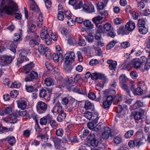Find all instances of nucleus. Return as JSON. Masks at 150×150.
Listing matches in <instances>:
<instances>
[{
    "instance_id": "obj_1",
    "label": "nucleus",
    "mask_w": 150,
    "mask_h": 150,
    "mask_svg": "<svg viewBox=\"0 0 150 150\" xmlns=\"http://www.w3.org/2000/svg\"><path fill=\"white\" fill-rule=\"evenodd\" d=\"M54 114L57 113L59 114L57 118V120L59 122H61L65 118L66 114L64 112V109L61 106L60 103L58 102L56 103L54 107L51 110Z\"/></svg>"
},
{
    "instance_id": "obj_2",
    "label": "nucleus",
    "mask_w": 150,
    "mask_h": 150,
    "mask_svg": "<svg viewBox=\"0 0 150 150\" xmlns=\"http://www.w3.org/2000/svg\"><path fill=\"white\" fill-rule=\"evenodd\" d=\"M10 3L12 4V6H5L3 7L2 9L8 15H11L13 14L14 12L18 11V6L17 4L12 0H10L9 1Z\"/></svg>"
},
{
    "instance_id": "obj_3",
    "label": "nucleus",
    "mask_w": 150,
    "mask_h": 150,
    "mask_svg": "<svg viewBox=\"0 0 150 150\" xmlns=\"http://www.w3.org/2000/svg\"><path fill=\"white\" fill-rule=\"evenodd\" d=\"M51 32H48L46 27L44 26L42 29L40 33L41 38L42 39H45V43L47 45H49L51 43V38L50 36Z\"/></svg>"
},
{
    "instance_id": "obj_4",
    "label": "nucleus",
    "mask_w": 150,
    "mask_h": 150,
    "mask_svg": "<svg viewBox=\"0 0 150 150\" xmlns=\"http://www.w3.org/2000/svg\"><path fill=\"white\" fill-rule=\"evenodd\" d=\"M12 61L11 56L7 55H0V64L2 66L7 65Z\"/></svg>"
},
{
    "instance_id": "obj_5",
    "label": "nucleus",
    "mask_w": 150,
    "mask_h": 150,
    "mask_svg": "<svg viewBox=\"0 0 150 150\" xmlns=\"http://www.w3.org/2000/svg\"><path fill=\"white\" fill-rule=\"evenodd\" d=\"M32 38L29 41V45L31 47H33L35 45H38L40 42V40L38 35L37 33H33L30 37Z\"/></svg>"
},
{
    "instance_id": "obj_6",
    "label": "nucleus",
    "mask_w": 150,
    "mask_h": 150,
    "mask_svg": "<svg viewBox=\"0 0 150 150\" xmlns=\"http://www.w3.org/2000/svg\"><path fill=\"white\" fill-rule=\"evenodd\" d=\"M36 108L37 112L41 114L45 112L47 109V105L42 101L38 102L36 105Z\"/></svg>"
},
{
    "instance_id": "obj_7",
    "label": "nucleus",
    "mask_w": 150,
    "mask_h": 150,
    "mask_svg": "<svg viewBox=\"0 0 150 150\" xmlns=\"http://www.w3.org/2000/svg\"><path fill=\"white\" fill-rule=\"evenodd\" d=\"M115 134L111 132L109 127L107 126L104 128V131L102 135V137L103 139H107L109 137H112Z\"/></svg>"
},
{
    "instance_id": "obj_8",
    "label": "nucleus",
    "mask_w": 150,
    "mask_h": 150,
    "mask_svg": "<svg viewBox=\"0 0 150 150\" xmlns=\"http://www.w3.org/2000/svg\"><path fill=\"white\" fill-rule=\"evenodd\" d=\"M140 136H138L136 138L134 141L130 140L128 143V145L131 148L134 147L135 146L137 147H139L140 145Z\"/></svg>"
},
{
    "instance_id": "obj_9",
    "label": "nucleus",
    "mask_w": 150,
    "mask_h": 150,
    "mask_svg": "<svg viewBox=\"0 0 150 150\" xmlns=\"http://www.w3.org/2000/svg\"><path fill=\"white\" fill-rule=\"evenodd\" d=\"M38 77V74L37 72L32 71L29 75V77H25V80L26 82L33 81L37 79Z\"/></svg>"
},
{
    "instance_id": "obj_10",
    "label": "nucleus",
    "mask_w": 150,
    "mask_h": 150,
    "mask_svg": "<svg viewBox=\"0 0 150 150\" xmlns=\"http://www.w3.org/2000/svg\"><path fill=\"white\" fill-rule=\"evenodd\" d=\"M83 10L87 13H91L95 11L94 6L91 4H84L83 6Z\"/></svg>"
},
{
    "instance_id": "obj_11",
    "label": "nucleus",
    "mask_w": 150,
    "mask_h": 150,
    "mask_svg": "<svg viewBox=\"0 0 150 150\" xmlns=\"http://www.w3.org/2000/svg\"><path fill=\"white\" fill-rule=\"evenodd\" d=\"M73 77H71L67 78L66 81V86L69 91H70L71 88H73L74 84H75V82Z\"/></svg>"
},
{
    "instance_id": "obj_12",
    "label": "nucleus",
    "mask_w": 150,
    "mask_h": 150,
    "mask_svg": "<svg viewBox=\"0 0 150 150\" xmlns=\"http://www.w3.org/2000/svg\"><path fill=\"white\" fill-rule=\"evenodd\" d=\"M73 67L72 62L65 60L64 68L66 72H70L72 69Z\"/></svg>"
},
{
    "instance_id": "obj_13",
    "label": "nucleus",
    "mask_w": 150,
    "mask_h": 150,
    "mask_svg": "<svg viewBox=\"0 0 150 150\" xmlns=\"http://www.w3.org/2000/svg\"><path fill=\"white\" fill-rule=\"evenodd\" d=\"M65 60L72 61L73 60L75 57V54L73 51L67 52L65 55Z\"/></svg>"
},
{
    "instance_id": "obj_14",
    "label": "nucleus",
    "mask_w": 150,
    "mask_h": 150,
    "mask_svg": "<svg viewBox=\"0 0 150 150\" xmlns=\"http://www.w3.org/2000/svg\"><path fill=\"white\" fill-rule=\"evenodd\" d=\"M107 63L109 64V68L110 70H114L115 71L116 69L117 62L112 59L108 60Z\"/></svg>"
},
{
    "instance_id": "obj_15",
    "label": "nucleus",
    "mask_w": 150,
    "mask_h": 150,
    "mask_svg": "<svg viewBox=\"0 0 150 150\" xmlns=\"http://www.w3.org/2000/svg\"><path fill=\"white\" fill-rule=\"evenodd\" d=\"M28 31L29 33L31 34V35L33 34V33H36L35 31L36 30V26L33 24L30 23V22H28Z\"/></svg>"
},
{
    "instance_id": "obj_16",
    "label": "nucleus",
    "mask_w": 150,
    "mask_h": 150,
    "mask_svg": "<svg viewBox=\"0 0 150 150\" xmlns=\"http://www.w3.org/2000/svg\"><path fill=\"white\" fill-rule=\"evenodd\" d=\"M64 139H65V141L66 142L71 141L72 142L74 143H76L78 142L76 137L74 135H67V137H65Z\"/></svg>"
},
{
    "instance_id": "obj_17",
    "label": "nucleus",
    "mask_w": 150,
    "mask_h": 150,
    "mask_svg": "<svg viewBox=\"0 0 150 150\" xmlns=\"http://www.w3.org/2000/svg\"><path fill=\"white\" fill-rule=\"evenodd\" d=\"M125 28L128 32L132 31L135 28V24L132 21H130L126 24Z\"/></svg>"
},
{
    "instance_id": "obj_18",
    "label": "nucleus",
    "mask_w": 150,
    "mask_h": 150,
    "mask_svg": "<svg viewBox=\"0 0 150 150\" xmlns=\"http://www.w3.org/2000/svg\"><path fill=\"white\" fill-rule=\"evenodd\" d=\"M84 108L87 110H90L93 111L94 109V105L93 103L88 100H86L84 105Z\"/></svg>"
},
{
    "instance_id": "obj_19",
    "label": "nucleus",
    "mask_w": 150,
    "mask_h": 150,
    "mask_svg": "<svg viewBox=\"0 0 150 150\" xmlns=\"http://www.w3.org/2000/svg\"><path fill=\"white\" fill-rule=\"evenodd\" d=\"M18 106V108L24 110L27 107V102L24 100H20L17 101Z\"/></svg>"
},
{
    "instance_id": "obj_20",
    "label": "nucleus",
    "mask_w": 150,
    "mask_h": 150,
    "mask_svg": "<svg viewBox=\"0 0 150 150\" xmlns=\"http://www.w3.org/2000/svg\"><path fill=\"white\" fill-rule=\"evenodd\" d=\"M48 48V47H46L44 45L41 44L38 46V49L40 55H44Z\"/></svg>"
},
{
    "instance_id": "obj_21",
    "label": "nucleus",
    "mask_w": 150,
    "mask_h": 150,
    "mask_svg": "<svg viewBox=\"0 0 150 150\" xmlns=\"http://www.w3.org/2000/svg\"><path fill=\"white\" fill-rule=\"evenodd\" d=\"M52 57L53 60L55 62H59V59L61 58H63L62 54L59 52L57 53H54L52 55Z\"/></svg>"
},
{
    "instance_id": "obj_22",
    "label": "nucleus",
    "mask_w": 150,
    "mask_h": 150,
    "mask_svg": "<svg viewBox=\"0 0 150 150\" xmlns=\"http://www.w3.org/2000/svg\"><path fill=\"white\" fill-rule=\"evenodd\" d=\"M117 31L118 35H127L129 33V32H128L127 30H125L124 26H121L117 29Z\"/></svg>"
},
{
    "instance_id": "obj_23",
    "label": "nucleus",
    "mask_w": 150,
    "mask_h": 150,
    "mask_svg": "<svg viewBox=\"0 0 150 150\" xmlns=\"http://www.w3.org/2000/svg\"><path fill=\"white\" fill-rule=\"evenodd\" d=\"M70 91L77 93L80 94H84L85 93V90H83L82 88L74 87L71 88Z\"/></svg>"
},
{
    "instance_id": "obj_24",
    "label": "nucleus",
    "mask_w": 150,
    "mask_h": 150,
    "mask_svg": "<svg viewBox=\"0 0 150 150\" xmlns=\"http://www.w3.org/2000/svg\"><path fill=\"white\" fill-rule=\"evenodd\" d=\"M34 64L32 62H31L30 63L27 64L25 66L24 72L26 74L28 73L34 67Z\"/></svg>"
},
{
    "instance_id": "obj_25",
    "label": "nucleus",
    "mask_w": 150,
    "mask_h": 150,
    "mask_svg": "<svg viewBox=\"0 0 150 150\" xmlns=\"http://www.w3.org/2000/svg\"><path fill=\"white\" fill-rule=\"evenodd\" d=\"M145 22L141 19V34H145L148 32L147 28L145 26Z\"/></svg>"
},
{
    "instance_id": "obj_26",
    "label": "nucleus",
    "mask_w": 150,
    "mask_h": 150,
    "mask_svg": "<svg viewBox=\"0 0 150 150\" xmlns=\"http://www.w3.org/2000/svg\"><path fill=\"white\" fill-rule=\"evenodd\" d=\"M29 60V59L27 57H23L22 56H21L17 59V64L19 66V64L23 63L25 61H27Z\"/></svg>"
},
{
    "instance_id": "obj_27",
    "label": "nucleus",
    "mask_w": 150,
    "mask_h": 150,
    "mask_svg": "<svg viewBox=\"0 0 150 150\" xmlns=\"http://www.w3.org/2000/svg\"><path fill=\"white\" fill-rule=\"evenodd\" d=\"M40 97V98H44L47 96V91L43 88L40 90L39 94Z\"/></svg>"
},
{
    "instance_id": "obj_28",
    "label": "nucleus",
    "mask_w": 150,
    "mask_h": 150,
    "mask_svg": "<svg viewBox=\"0 0 150 150\" xmlns=\"http://www.w3.org/2000/svg\"><path fill=\"white\" fill-rule=\"evenodd\" d=\"M9 144L11 146L13 145L16 142V139L13 136L8 137L6 138Z\"/></svg>"
},
{
    "instance_id": "obj_29",
    "label": "nucleus",
    "mask_w": 150,
    "mask_h": 150,
    "mask_svg": "<svg viewBox=\"0 0 150 150\" xmlns=\"http://www.w3.org/2000/svg\"><path fill=\"white\" fill-rule=\"evenodd\" d=\"M9 45H8V49L13 52H16V44L13 42H9Z\"/></svg>"
},
{
    "instance_id": "obj_30",
    "label": "nucleus",
    "mask_w": 150,
    "mask_h": 150,
    "mask_svg": "<svg viewBox=\"0 0 150 150\" xmlns=\"http://www.w3.org/2000/svg\"><path fill=\"white\" fill-rule=\"evenodd\" d=\"M127 80V78L125 74H122L119 77L120 83L121 85L125 84Z\"/></svg>"
},
{
    "instance_id": "obj_31",
    "label": "nucleus",
    "mask_w": 150,
    "mask_h": 150,
    "mask_svg": "<svg viewBox=\"0 0 150 150\" xmlns=\"http://www.w3.org/2000/svg\"><path fill=\"white\" fill-rule=\"evenodd\" d=\"M39 19L37 23V26L39 28L42 27L43 25V19H42V15L41 13H40L39 14V16H38Z\"/></svg>"
},
{
    "instance_id": "obj_32",
    "label": "nucleus",
    "mask_w": 150,
    "mask_h": 150,
    "mask_svg": "<svg viewBox=\"0 0 150 150\" xmlns=\"http://www.w3.org/2000/svg\"><path fill=\"white\" fill-rule=\"evenodd\" d=\"M96 30H97V32L102 33H104L103 27L101 23H98L96 24Z\"/></svg>"
},
{
    "instance_id": "obj_33",
    "label": "nucleus",
    "mask_w": 150,
    "mask_h": 150,
    "mask_svg": "<svg viewBox=\"0 0 150 150\" xmlns=\"http://www.w3.org/2000/svg\"><path fill=\"white\" fill-rule=\"evenodd\" d=\"M39 137H40L41 138L42 141H43L44 142H46L48 139L49 136L47 133H46L45 134L43 135L40 134L37 136V138Z\"/></svg>"
},
{
    "instance_id": "obj_34",
    "label": "nucleus",
    "mask_w": 150,
    "mask_h": 150,
    "mask_svg": "<svg viewBox=\"0 0 150 150\" xmlns=\"http://www.w3.org/2000/svg\"><path fill=\"white\" fill-rule=\"evenodd\" d=\"M44 81L46 85L48 86L52 85L54 83L53 80L50 78H46Z\"/></svg>"
},
{
    "instance_id": "obj_35",
    "label": "nucleus",
    "mask_w": 150,
    "mask_h": 150,
    "mask_svg": "<svg viewBox=\"0 0 150 150\" xmlns=\"http://www.w3.org/2000/svg\"><path fill=\"white\" fill-rule=\"evenodd\" d=\"M121 85V87L122 89L125 91L127 93V95L130 96V91L129 89V87L126 84H123Z\"/></svg>"
},
{
    "instance_id": "obj_36",
    "label": "nucleus",
    "mask_w": 150,
    "mask_h": 150,
    "mask_svg": "<svg viewBox=\"0 0 150 150\" xmlns=\"http://www.w3.org/2000/svg\"><path fill=\"white\" fill-rule=\"evenodd\" d=\"M83 24L85 26L88 28L89 29H92L94 28V26L92 24L89 20H86L83 21Z\"/></svg>"
},
{
    "instance_id": "obj_37",
    "label": "nucleus",
    "mask_w": 150,
    "mask_h": 150,
    "mask_svg": "<svg viewBox=\"0 0 150 150\" xmlns=\"http://www.w3.org/2000/svg\"><path fill=\"white\" fill-rule=\"evenodd\" d=\"M20 34L16 33L15 34L13 37V40L15 41L18 42L21 40V37L22 35L21 30H20Z\"/></svg>"
},
{
    "instance_id": "obj_38",
    "label": "nucleus",
    "mask_w": 150,
    "mask_h": 150,
    "mask_svg": "<svg viewBox=\"0 0 150 150\" xmlns=\"http://www.w3.org/2000/svg\"><path fill=\"white\" fill-rule=\"evenodd\" d=\"M135 59H134L131 60L132 64H133V66L136 68H139L141 65V62L139 61H136Z\"/></svg>"
},
{
    "instance_id": "obj_39",
    "label": "nucleus",
    "mask_w": 150,
    "mask_h": 150,
    "mask_svg": "<svg viewBox=\"0 0 150 150\" xmlns=\"http://www.w3.org/2000/svg\"><path fill=\"white\" fill-rule=\"evenodd\" d=\"M25 87L26 90L29 92H31L34 91L35 92L38 91V89L35 88H34L32 86H26Z\"/></svg>"
},
{
    "instance_id": "obj_40",
    "label": "nucleus",
    "mask_w": 150,
    "mask_h": 150,
    "mask_svg": "<svg viewBox=\"0 0 150 150\" xmlns=\"http://www.w3.org/2000/svg\"><path fill=\"white\" fill-rule=\"evenodd\" d=\"M86 38L89 42H92L94 41V38L91 33H88L86 37Z\"/></svg>"
},
{
    "instance_id": "obj_41",
    "label": "nucleus",
    "mask_w": 150,
    "mask_h": 150,
    "mask_svg": "<svg viewBox=\"0 0 150 150\" xmlns=\"http://www.w3.org/2000/svg\"><path fill=\"white\" fill-rule=\"evenodd\" d=\"M146 118L145 110L141 109V119L143 121H144L146 122Z\"/></svg>"
},
{
    "instance_id": "obj_42",
    "label": "nucleus",
    "mask_w": 150,
    "mask_h": 150,
    "mask_svg": "<svg viewBox=\"0 0 150 150\" xmlns=\"http://www.w3.org/2000/svg\"><path fill=\"white\" fill-rule=\"evenodd\" d=\"M103 28L104 33L106 32L109 31L111 30V25L110 24L108 23L105 24L103 25Z\"/></svg>"
},
{
    "instance_id": "obj_43",
    "label": "nucleus",
    "mask_w": 150,
    "mask_h": 150,
    "mask_svg": "<svg viewBox=\"0 0 150 150\" xmlns=\"http://www.w3.org/2000/svg\"><path fill=\"white\" fill-rule=\"evenodd\" d=\"M117 42L115 40H113L110 42L107 46L106 49L107 50H109L113 47L115 44Z\"/></svg>"
},
{
    "instance_id": "obj_44",
    "label": "nucleus",
    "mask_w": 150,
    "mask_h": 150,
    "mask_svg": "<svg viewBox=\"0 0 150 150\" xmlns=\"http://www.w3.org/2000/svg\"><path fill=\"white\" fill-rule=\"evenodd\" d=\"M134 132V131L133 130L128 131L125 133L124 136L126 138H130L133 135Z\"/></svg>"
},
{
    "instance_id": "obj_45",
    "label": "nucleus",
    "mask_w": 150,
    "mask_h": 150,
    "mask_svg": "<svg viewBox=\"0 0 150 150\" xmlns=\"http://www.w3.org/2000/svg\"><path fill=\"white\" fill-rule=\"evenodd\" d=\"M132 63L131 62V61L129 62L126 66H125V64H122V66L123 67V69L125 70H129L132 66Z\"/></svg>"
},
{
    "instance_id": "obj_46",
    "label": "nucleus",
    "mask_w": 150,
    "mask_h": 150,
    "mask_svg": "<svg viewBox=\"0 0 150 150\" xmlns=\"http://www.w3.org/2000/svg\"><path fill=\"white\" fill-rule=\"evenodd\" d=\"M81 133L82 134V136L83 137H86L89 133V130L85 128L82 129L81 131Z\"/></svg>"
},
{
    "instance_id": "obj_47",
    "label": "nucleus",
    "mask_w": 150,
    "mask_h": 150,
    "mask_svg": "<svg viewBox=\"0 0 150 150\" xmlns=\"http://www.w3.org/2000/svg\"><path fill=\"white\" fill-rule=\"evenodd\" d=\"M102 17L100 16H97L95 17L92 19V21L93 22L96 24V25L98 23H99L98 22L99 21L102 19Z\"/></svg>"
},
{
    "instance_id": "obj_48",
    "label": "nucleus",
    "mask_w": 150,
    "mask_h": 150,
    "mask_svg": "<svg viewBox=\"0 0 150 150\" xmlns=\"http://www.w3.org/2000/svg\"><path fill=\"white\" fill-rule=\"evenodd\" d=\"M57 18L58 20L62 21L64 19V14L62 11L58 12V14L57 16Z\"/></svg>"
},
{
    "instance_id": "obj_49",
    "label": "nucleus",
    "mask_w": 150,
    "mask_h": 150,
    "mask_svg": "<svg viewBox=\"0 0 150 150\" xmlns=\"http://www.w3.org/2000/svg\"><path fill=\"white\" fill-rule=\"evenodd\" d=\"M68 43L71 45H73L76 44V40L75 38H69L68 40Z\"/></svg>"
},
{
    "instance_id": "obj_50",
    "label": "nucleus",
    "mask_w": 150,
    "mask_h": 150,
    "mask_svg": "<svg viewBox=\"0 0 150 150\" xmlns=\"http://www.w3.org/2000/svg\"><path fill=\"white\" fill-rule=\"evenodd\" d=\"M133 93L135 95H141V88L140 86L137 87L133 91Z\"/></svg>"
},
{
    "instance_id": "obj_51",
    "label": "nucleus",
    "mask_w": 150,
    "mask_h": 150,
    "mask_svg": "<svg viewBox=\"0 0 150 150\" xmlns=\"http://www.w3.org/2000/svg\"><path fill=\"white\" fill-rule=\"evenodd\" d=\"M10 96L13 98H16L17 97L18 94V92L16 90L11 91L10 93Z\"/></svg>"
},
{
    "instance_id": "obj_52",
    "label": "nucleus",
    "mask_w": 150,
    "mask_h": 150,
    "mask_svg": "<svg viewBox=\"0 0 150 150\" xmlns=\"http://www.w3.org/2000/svg\"><path fill=\"white\" fill-rule=\"evenodd\" d=\"M64 131L62 129L59 128L56 131V135L62 137L64 134Z\"/></svg>"
},
{
    "instance_id": "obj_53",
    "label": "nucleus",
    "mask_w": 150,
    "mask_h": 150,
    "mask_svg": "<svg viewBox=\"0 0 150 150\" xmlns=\"http://www.w3.org/2000/svg\"><path fill=\"white\" fill-rule=\"evenodd\" d=\"M83 4L82 1H80L79 3H78L75 7V9H82V10H83Z\"/></svg>"
},
{
    "instance_id": "obj_54",
    "label": "nucleus",
    "mask_w": 150,
    "mask_h": 150,
    "mask_svg": "<svg viewBox=\"0 0 150 150\" xmlns=\"http://www.w3.org/2000/svg\"><path fill=\"white\" fill-rule=\"evenodd\" d=\"M91 145L93 147L97 146L98 144V140L94 139L91 141Z\"/></svg>"
},
{
    "instance_id": "obj_55",
    "label": "nucleus",
    "mask_w": 150,
    "mask_h": 150,
    "mask_svg": "<svg viewBox=\"0 0 150 150\" xmlns=\"http://www.w3.org/2000/svg\"><path fill=\"white\" fill-rule=\"evenodd\" d=\"M134 119L137 121L141 119V112L139 111L137 112L134 115Z\"/></svg>"
},
{
    "instance_id": "obj_56",
    "label": "nucleus",
    "mask_w": 150,
    "mask_h": 150,
    "mask_svg": "<svg viewBox=\"0 0 150 150\" xmlns=\"http://www.w3.org/2000/svg\"><path fill=\"white\" fill-rule=\"evenodd\" d=\"M45 56L47 59H50L51 57V54L50 50L49 48L47 50H46V51L45 53Z\"/></svg>"
},
{
    "instance_id": "obj_57",
    "label": "nucleus",
    "mask_w": 150,
    "mask_h": 150,
    "mask_svg": "<svg viewBox=\"0 0 150 150\" xmlns=\"http://www.w3.org/2000/svg\"><path fill=\"white\" fill-rule=\"evenodd\" d=\"M20 54L21 56L23 57H26V56L28 54V52L24 49H21L20 51Z\"/></svg>"
},
{
    "instance_id": "obj_58",
    "label": "nucleus",
    "mask_w": 150,
    "mask_h": 150,
    "mask_svg": "<svg viewBox=\"0 0 150 150\" xmlns=\"http://www.w3.org/2000/svg\"><path fill=\"white\" fill-rule=\"evenodd\" d=\"M49 123L52 127L53 128H55L58 125L57 124L54 120H52Z\"/></svg>"
},
{
    "instance_id": "obj_59",
    "label": "nucleus",
    "mask_w": 150,
    "mask_h": 150,
    "mask_svg": "<svg viewBox=\"0 0 150 150\" xmlns=\"http://www.w3.org/2000/svg\"><path fill=\"white\" fill-rule=\"evenodd\" d=\"M111 104L104 101L103 103V106L105 109H108L109 108Z\"/></svg>"
},
{
    "instance_id": "obj_60",
    "label": "nucleus",
    "mask_w": 150,
    "mask_h": 150,
    "mask_svg": "<svg viewBox=\"0 0 150 150\" xmlns=\"http://www.w3.org/2000/svg\"><path fill=\"white\" fill-rule=\"evenodd\" d=\"M134 106L136 107L134 108V109H136L139 108V110H140V107H141V101L140 100H137L136 103L134 104Z\"/></svg>"
},
{
    "instance_id": "obj_61",
    "label": "nucleus",
    "mask_w": 150,
    "mask_h": 150,
    "mask_svg": "<svg viewBox=\"0 0 150 150\" xmlns=\"http://www.w3.org/2000/svg\"><path fill=\"white\" fill-rule=\"evenodd\" d=\"M77 55L79 61V62H82L83 60V57L81 52L79 51H78L77 52Z\"/></svg>"
},
{
    "instance_id": "obj_62",
    "label": "nucleus",
    "mask_w": 150,
    "mask_h": 150,
    "mask_svg": "<svg viewBox=\"0 0 150 150\" xmlns=\"http://www.w3.org/2000/svg\"><path fill=\"white\" fill-rule=\"evenodd\" d=\"M64 13L65 15L66 18L68 19V20H69V19L70 18L71 16L70 11H65L64 12Z\"/></svg>"
},
{
    "instance_id": "obj_63",
    "label": "nucleus",
    "mask_w": 150,
    "mask_h": 150,
    "mask_svg": "<svg viewBox=\"0 0 150 150\" xmlns=\"http://www.w3.org/2000/svg\"><path fill=\"white\" fill-rule=\"evenodd\" d=\"M69 102V98L66 97H64L62 99V103L64 105H67Z\"/></svg>"
},
{
    "instance_id": "obj_64",
    "label": "nucleus",
    "mask_w": 150,
    "mask_h": 150,
    "mask_svg": "<svg viewBox=\"0 0 150 150\" xmlns=\"http://www.w3.org/2000/svg\"><path fill=\"white\" fill-rule=\"evenodd\" d=\"M45 65L48 70H51L53 69V66L52 65V64L49 62H46L45 63Z\"/></svg>"
}]
</instances>
